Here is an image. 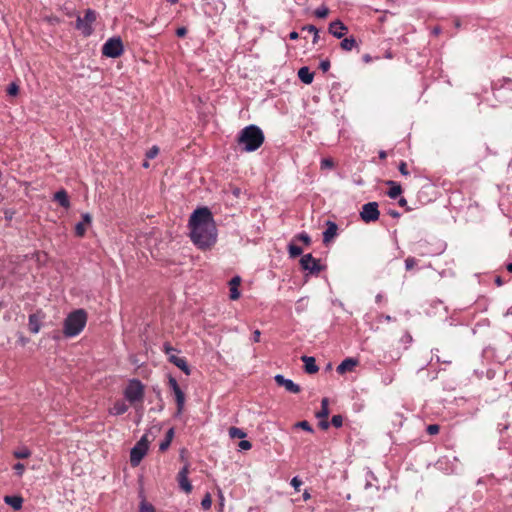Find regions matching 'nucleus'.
<instances>
[{
  "label": "nucleus",
  "mask_w": 512,
  "mask_h": 512,
  "mask_svg": "<svg viewBox=\"0 0 512 512\" xmlns=\"http://www.w3.org/2000/svg\"><path fill=\"white\" fill-rule=\"evenodd\" d=\"M340 47L345 51H351L357 47V41L354 37L345 38L341 41Z\"/></svg>",
  "instance_id": "obj_28"
},
{
  "label": "nucleus",
  "mask_w": 512,
  "mask_h": 512,
  "mask_svg": "<svg viewBox=\"0 0 512 512\" xmlns=\"http://www.w3.org/2000/svg\"><path fill=\"white\" fill-rule=\"evenodd\" d=\"M358 365V360L353 358H347L343 360L337 367V372L339 374H344L346 372L352 371Z\"/></svg>",
  "instance_id": "obj_16"
},
{
  "label": "nucleus",
  "mask_w": 512,
  "mask_h": 512,
  "mask_svg": "<svg viewBox=\"0 0 512 512\" xmlns=\"http://www.w3.org/2000/svg\"><path fill=\"white\" fill-rule=\"evenodd\" d=\"M334 165V161L331 158H324L321 161V169H331Z\"/></svg>",
  "instance_id": "obj_34"
},
{
  "label": "nucleus",
  "mask_w": 512,
  "mask_h": 512,
  "mask_svg": "<svg viewBox=\"0 0 512 512\" xmlns=\"http://www.w3.org/2000/svg\"><path fill=\"white\" fill-rule=\"evenodd\" d=\"M297 238H298L300 241H302L303 243H305L306 245H309V244H310L311 239H310L309 235H308V234H306V233H301V234H299V235L297 236Z\"/></svg>",
  "instance_id": "obj_44"
},
{
  "label": "nucleus",
  "mask_w": 512,
  "mask_h": 512,
  "mask_svg": "<svg viewBox=\"0 0 512 512\" xmlns=\"http://www.w3.org/2000/svg\"><path fill=\"white\" fill-rule=\"evenodd\" d=\"M363 59L365 62H369L371 60V57H370V55L367 54V55H364Z\"/></svg>",
  "instance_id": "obj_61"
},
{
  "label": "nucleus",
  "mask_w": 512,
  "mask_h": 512,
  "mask_svg": "<svg viewBox=\"0 0 512 512\" xmlns=\"http://www.w3.org/2000/svg\"><path fill=\"white\" fill-rule=\"evenodd\" d=\"M433 32H434V34H436V35H437V34H439V33H440V29L436 27V28H434Z\"/></svg>",
  "instance_id": "obj_63"
},
{
  "label": "nucleus",
  "mask_w": 512,
  "mask_h": 512,
  "mask_svg": "<svg viewBox=\"0 0 512 512\" xmlns=\"http://www.w3.org/2000/svg\"><path fill=\"white\" fill-rule=\"evenodd\" d=\"M229 436L232 439H234V438L243 439L246 437V433L242 429L233 426V427L229 428Z\"/></svg>",
  "instance_id": "obj_29"
},
{
  "label": "nucleus",
  "mask_w": 512,
  "mask_h": 512,
  "mask_svg": "<svg viewBox=\"0 0 512 512\" xmlns=\"http://www.w3.org/2000/svg\"><path fill=\"white\" fill-rule=\"evenodd\" d=\"M173 437H174V429L170 428L166 432L165 439L159 445V450L161 452H164V451H166L169 448V446H170V444H171V442L173 440Z\"/></svg>",
  "instance_id": "obj_24"
},
{
  "label": "nucleus",
  "mask_w": 512,
  "mask_h": 512,
  "mask_svg": "<svg viewBox=\"0 0 512 512\" xmlns=\"http://www.w3.org/2000/svg\"><path fill=\"white\" fill-rule=\"evenodd\" d=\"M398 204L402 207L406 206L407 205V200L405 198H401L399 201H398Z\"/></svg>",
  "instance_id": "obj_55"
},
{
  "label": "nucleus",
  "mask_w": 512,
  "mask_h": 512,
  "mask_svg": "<svg viewBox=\"0 0 512 512\" xmlns=\"http://www.w3.org/2000/svg\"><path fill=\"white\" fill-rule=\"evenodd\" d=\"M124 52L123 43L120 37H112L102 47V54L106 57L117 58Z\"/></svg>",
  "instance_id": "obj_6"
},
{
  "label": "nucleus",
  "mask_w": 512,
  "mask_h": 512,
  "mask_svg": "<svg viewBox=\"0 0 512 512\" xmlns=\"http://www.w3.org/2000/svg\"><path fill=\"white\" fill-rule=\"evenodd\" d=\"M275 382L279 386H283L288 392L293 394H298L301 391V388L298 384H295L292 380L286 379L283 375H276L274 377Z\"/></svg>",
  "instance_id": "obj_11"
},
{
  "label": "nucleus",
  "mask_w": 512,
  "mask_h": 512,
  "mask_svg": "<svg viewBox=\"0 0 512 512\" xmlns=\"http://www.w3.org/2000/svg\"><path fill=\"white\" fill-rule=\"evenodd\" d=\"M303 31H308L309 33H316L318 30L314 25H307L302 28Z\"/></svg>",
  "instance_id": "obj_51"
},
{
  "label": "nucleus",
  "mask_w": 512,
  "mask_h": 512,
  "mask_svg": "<svg viewBox=\"0 0 512 512\" xmlns=\"http://www.w3.org/2000/svg\"><path fill=\"white\" fill-rule=\"evenodd\" d=\"M314 14L318 18H325L329 14V9L326 6H321L315 10Z\"/></svg>",
  "instance_id": "obj_31"
},
{
  "label": "nucleus",
  "mask_w": 512,
  "mask_h": 512,
  "mask_svg": "<svg viewBox=\"0 0 512 512\" xmlns=\"http://www.w3.org/2000/svg\"><path fill=\"white\" fill-rule=\"evenodd\" d=\"M172 350H173L172 347H170L168 345L165 346V351H166L167 354H170V351H172Z\"/></svg>",
  "instance_id": "obj_60"
},
{
  "label": "nucleus",
  "mask_w": 512,
  "mask_h": 512,
  "mask_svg": "<svg viewBox=\"0 0 512 512\" xmlns=\"http://www.w3.org/2000/svg\"><path fill=\"white\" fill-rule=\"evenodd\" d=\"M14 470L19 476H21L25 470V466L24 464L18 462L14 465Z\"/></svg>",
  "instance_id": "obj_46"
},
{
  "label": "nucleus",
  "mask_w": 512,
  "mask_h": 512,
  "mask_svg": "<svg viewBox=\"0 0 512 512\" xmlns=\"http://www.w3.org/2000/svg\"><path fill=\"white\" fill-rule=\"evenodd\" d=\"M298 77L303 83L310 84L313 81L314 74L310 72L308 67H301L298 71Z\"/></svg>",
  "instance_id": "obj_22"
},
{
  "label": "nucleus",
  "mask_w": 512,
  "mask_h": 512,
  "mask_svg": "<svg viewBox=\"0 0 512 512\" xmlns=\"http://www.w3.org/2000/svg\"><path fill=\"white\" fill-rule=\"evenodd\" d=\"M296 427H299L307 432H313V428L307 421H300V422L296 423Z\"/></svg>",
  "instance_id": "obj_38"
},
{
  "label": "nucleus",
  "mask_w": 512,
  "mask_h": 512,
  "mask_svg": "<svg viewBox=\"0 0 512 512\" xmlns=\"http://www.w3.org/2000/svg\"><path fill=\"white\" fill-rule=\"evenodd\" d=\"M190 237L200 249L210 248L217 239V229L211 211L207 207L196 209L189 219Z\"/></svg>",
  "instance_id": "obj_1"
},
{
  "label": "nucleus",
  "mask_w": 512,
  "mask_h": 512,
  "mask_svg": "<svg viewBox=\"0 0 512 512\" xmlns=\"http://www.w3.org/2000/svg\"><path fill=\"white\" fill-rule=\"evenodd\" d=\"M124 395L130 403L142 401L144 398V385L141 381L132 379L129 381L124 391Z\"/></svg>",
  "instance_id": "obj_5"
},
{
  "label": "nucleus",
  "mask_w": 512,
  "mask_h": 512,
  "mask_svg": "<svg viewBox=\"0 0 512 512\" xmlns=\"http://www.w3.org/2000/svg\"><path fill=\"white\" fill-rule=\"evenodd\" d=\"M398 169L399 172L404 176H407L409 174L407 164L404 161L400 162Z\"/></svg>",
  "instance_id": "obj_45"
},
{
  "label": "nucleus",
  "mask_w": 512,
  "mask_h": 512,
  "mask_svg": "<svg viewBox=\"0 0 512 512\" xmlns=\"http://www.w3.org/2000/svg\"><path fill=\"white\" fill-rule=\"evenodd\" d=\"M347 30V26L340 20L331 22L328 28L329 33L338 39L342 38Z\"/></svg>",
  "instance_id": "obj_12"
},
{
  "label": "nucleus",
  "mask_w": 512,
  "mask_h": 512,
  "mask_svg": "<svg viewBox=\"0 0 512 512\" xmlns=\"http://www.w3.org/2000/svg\"><path fill=\"white\" fill-rule=\"evenodd\" d=\"M416 265V260L415 258L413 257H408L406 260H405V268L406 270H412Z\"/></svg>",
  "instance_id": "obj_40"
},
{
  "label": "nucleus",
  "mask_w": 512,
  "mask_h": 512,
  "mask_svg": "<svg viewBox=\"0 0 512 512\" xmlns=\"http://www.w3.org/2000/svg\"><path fill=\"white\" fill-rule=\"evenodd\" d=\"M301 360L304 362V369L306 373L314 374L318 372L319 367L316 365V360L314 357L302 356Z\"/></svg>",
  "instance_id": "obj_18"
},
{
  "label": "nucleus",
  "mask_w": 512,
  "mask_h": 512,
  "mask_svg": "<svg viewBox=\"0 0 512 512\" xmlns=\"http://www.w3.org/2000/svg\"><path fill=\"white\" fill-rule=\"evenodd\" d=\"M96 20V12L91 9H87L84 18L78 17L76 20V28L81 30L85 36H89L92 33L91 25Z\"/></svg>",
  "instance_id": "obj_7"
},
{
  "label": "nucleus",
  "mask_w": 512,
  "mask_h": 512,
  "mask_svg": "<svg viewBox=\"0 0 512 512\" xmlns=\"http://www.w3.org/2000/svg\"><path fill=\"white\" fill-rule=\"evenodd\" d=\"M298 37H299V35H298V33H297L296 31H292V32L289 34V38H290L291 40H296V39H298Z\"/></svg>",
  "instance_id": "obj_53"
},
{
  "label": "nucleus",
  "mask_w": 512,
  "mask_h": 512,
  "mask_svg": "<svg viewBox=\"0 0 512 512\" xmlns=\"http://www.w3.org/2000/svg\"><path fill=\"white\" fill-rule=\"evenodd\" d=\"M507 270L512 273V263L507 265Z\"/></svg>",
  "instance_id": "obj_62"
},
{
  "label": "nucleus",
  "mask_w": 512,
  "mask_h": 512,
  "mask_svg": "<svg viewBox=\"0 0 512 512\" xmlns=\"http://www.w3.org/2000/svg\"><path fill=\"white\" fill-rule=\"evenodd\" d=\"M314 34V38H313V43H316L318 41V30H316V33H313Z\"/></svg>",
  "instance_id": "obj_59"
},
{
  "label": "nucleus",
  "mask_w": 512,
  "mask_h": 512,
  "mask_svg": "<svg viewBox=\"0 0 512 512\" xmlns=\"http://www.w3.org/2000/svg\"><path fill=\"white\" fill-rule=\"evenodd\" d=\"M87 322V313L83 309L71 312L63 324V334L66 337H74L78 335L85 327Z\"/></svg>",
  "instance_id": "obj_3"
},
{
  "label": "nucleus",
  "mask_w": 512,
  "mask_h": 512,
  "mask_svg": "<svg viewBox=\"0 0 512 512\" xmlns=\"http://www.w3.org/2000/svg\"><path fill=\"white\" fill-rule=\"evenodd\" d=\"M169 361L173 363L175 366H177L179 369H181L186 375H190L191 370L184 358L170 355Z\"/></svg>",
  "instance_id": "obj_19"
},
{
  "label": "nucleus",
  "mask_w": 512,
  "mask_h": 512,
  "mask_svg": "<svg viewBox=\"0 0 512 512\" xmlns=\"http://www.w3.org/2000/svg\"><path fill=\"white\" fill-rule=\"evenodd\" d=\"M159 153V148L157 146H153L149 151L146 153V157L149 159L155 158Z\"/></svg>",
  "instance_id": "obj_41"
},
{
  "label": "nucleus",
  "mask_w": 512,
  "mask_h": 512,
  "mask_svg": "<svg viewBox=\"0 0 512 512\" xmlns=\"http://www.w3.org/2000/svg\"><path fill=\"white\" fill-rule=\"evenodd\" d=\"M289 254L292 258H296L302 254V248L297 245L290 244L289 245Z\"/></svg>",
  "instance_id": "obj_30"
},
{
  "label": "nucleus",
  "mask_w": 512,
  "mask_h": 512,
  "mask_svg": "<svg viewBox=\"0 0 512 512\" xmlns=\"http://www.w3.org/2000/svg\"><path fill=\"white\" fill-rule=\"evenodd\" d=\"M426 431L429 435H436L440 431V426L438 424L428 425Z\"/></svg>",
  "instance_id": "obj_36"
},
{
  "label": "nucleus",
  "mask_w": 512,
  "mask_h": 512,
  "mask_svg": "<svg viewBox=\"0 0 512 512\" xmlns=\"http://www.w3.org/2000/svg\"><path fill=\"white\" fill-rule=\"evenodd\" d=\"M168 383H169L170 388L173 390V392H175V391H177V390L181 389V388L179 387V385H178V383H177L176 379H175V378H173L172 376H170V377H169V381H168Z\"/></svg>",
  "instance_id": "obj_42"
},
{
  "label": "nucleus",
  "mask_w": 512,
  "mask_h": 512,
  "mask_svg": "<svg viewBox=\"0 0 512 512\" xmlns=\"http://www.w3.org/2000/svg\"><path fill=\"white\" fill-rule=\"evenodd\" d=\"M19 92V87L17 84L15 83H11L9 86H8V89H7V93L11 96H16Z\"/></svg>",
  "instance_id": "obj_39"
},
{
  "label": "nucleus",
  "mask_w": 512,
  "mask_h": 512,
  "mask_svg": "<svg viewBox=\"0 0 512 512\" xmlns=\"http://www.w3.org/2000/svg\"><path fill=\"white\" fill-rule=\"evenodd\" d=\"M201 505H202V508L205 509V510H208V509L211 508L212 498H211V495L209 493H207L204 496V498L202 499Z\"/></svg>",
  "instance_id": "obj_33"
},
{
  "label": "nucleus",
  "mask_w": 512,
  "mask_h": 512,
  "mask_svg": "<svg viewBox=\"0 0 512 512\" xmlns=\"http://www.w3.org/2000/svg\"><path fill=\"white\" fill-rule=\"evenodd\" d=\"M174 395H175V400L177 403V414H181L184 409L185 394L181 389H179L174 392Z\"/></svg>",
  "instance_id": "obj_26"
},
{
  "label": "nucleus",
  "mask_w": 512,
  "mask_h": 512,
  "mask_svg": "<svg viewBox=\"0 0 512 512\" xmlns=\"http://www.w3.org/2000/svg\"><path fill=\"white\" fill-rule=\"evenodd\" d=\"M331 424L336 427L340 428L343 424V418L341 415H334L331 419Z\"/></svg>",
  "instance_id": "obj_35"
},
{
  "label": "nucleus",
  "mask_w": 512,
  "mask_h": 512,
  "mask_svg": "<svg viewBox=\"0 0 512 512\" xmlns=\"http://www.w3.org/2000/svg\"><path fill=\"white\" fill-rule=\"evenodd\" d=\"M326 230L323 232V243L328 245L337 235L338 226L335 222L328 220Z\"/></svg>",
  "instance_id": "obj_13"
},
{
  "label": "nucleus",
  "mask_w": 512,
  "mask_h": 512,
  "mask_svg": "<svg viewBox=\"0 0 512 512\" xmlns=\"http://www.w3.org/2000/svg\"><path fill=\"white\" fill-rule=\"evenodd\" d=\"M300 265L304 270L309 271L311 274H319L324 267L320 264V261L312 256V254H306L300 259Z\"/></svg>",
  "instance_id": "obj_9"
},
{
  "label": "nucleus",
  "mask_w": 512,
  "mask_h": 512,
  "mask_svg": "<svg viewBox=\"0 0 512 512\" xmlns=\"http://www.w3.org/2000/svg\"><path fill=\"white\" fill-rule=\"evenodd\" d=\"M128 410V406L123 401H117L110 408V413L113 415H122Z\"/></svg>",
  "instance_id": "obj_27"
},
{
  "label": "nucleus",
  "mask_w": 512,
  "mask_h": 512,
  "mask_svg": "<svg viewBox=\"0 0 512 512\" xmlns=\"http://www.w3.org/2000/svg\"><path fill=\"white\" fill-rule=\"evenodd\" d=\"M4 501L14 510H20L22 508L23 498L21 496H5Z\"/></svg>",
  "instance_id": "obj_21"
},
{
  "label": "nucleus",
  "mask_w": 512,
  "mask_h": 512,
  "mask_svg": "<svg viewBox=\"0 0 512 512\" xmlns=\"http://www.w3.org/2000/svg\"><path fill=\"white\" fill-rule=\"evenodd\" d=\"M389 215L393 218H398L400 216V214L395 210H390Z\"/></svg>",
  "instance_id": "obj_54"
},
{
  "label": "nucleus",
  "mask_w": 512,
  "mask_h": 512,
  "mask_svg": "<svg viewBox=\"0 0 512 512\" xmlns=\"http://www.w3.org/2000/svg\"><path fill=\"white\" fill-rule=\"evenodd\" d=\"M310 497H311V496H310V493H309L308 491H305V492L303 493V498H304V500H305V501H306V500H308V499H310Z\"/></svg>",
  "instance_id": "obj_57"
},
{
  "label": "nucleus",
  "mask_w": 512,
  "mask_h": 512,
  "mask_svg": "<svg viewBox=\"0 0 512 512\" xmlns=\"http://www.w3.org/2000/svg\"><path fill=\"white\" fill-rule=\"evenodd\" d=\"M238 446H239V448H240V449H242V450H249V449H251L252 444H251V442H249L248 440H241V441L239 442V445H238Z\"/></svg>",
  "instance_id": "obj_43"
},
{
  "label": "nucleus",
  "mask_w": 512,
  "mask_h": 512,
  "mask_svg": "<svg viewBox=\"0 0 512 512\" xmlns=\"http://www.w3.org/2000/svg\"><path fill=\"white\" fill-rule=\"evenodd\" d=\"M189 474V464L186 463L184 467L179 471L177 475V481L179 484V487L187 494H189L192 491V484L190 483L188 479Z\"/></svg>",
  "instance_id": "obj_10"
},
{
  "label": "nucleus",
  "mask_w": 512,
  "mask_h": 512,
  "mask_svg": "<svg viewBox=\"0 0 512 512\" xmlns=\"http://www.w3.org/2000/svg\"><path fill=\"white\" fill-rule=\"evenodd\" d=\"M387 157V153L385 151H380L379 152V158L380 159H386Z\"/></svg>",
  "instance_id": "obj_56"
},
{
  "label": "nucleus",
  "mask_w": 512,
  "mask_h": 512,
  "mask_svg": "<svg viewBox=\"0 0 512 512\" xmlns=\"http://www.w3.org/2000/svg\"><path fill=\"white\" fill-rule=\"evenodd\" d=\"M30 455H31V452L27 448H24L21 451L14 452V457L17 459H25V458H28Z\"/></svg>",
  "instance_id": "obj_32"
},
{
  "label": "nucleus",
  "mask_w": 512,
  "mask_h": 512,
  "mask_svg": "<svg viewBox=\"0 0 512 512\" xmlns=\"http://www.w3.org/2000/svg\"><path fill=\"white\" fill-rule=\"evenodd\" d=\"M41 319H42V316L40 315V313H34L29 316L28 327H29V331L31 333L36 334L40 331Z\"/></svg>",
  "instance_id": "obj_17"
},
{
  "label": "nucleus",
  "mask_w": 512,
  "mask_h": 512,
  "mask_svg": "<svg viewBox=\"0 0 512 512\" xmlns=\"http://www.w3.org/2000/svg\"><path fill=\"white\" fill-rule=\"evenodd\" d=\"M150 440L148 439V435L145 434L141 437V439L135 444V446L130 451V464L132 467H137L142 459L147 454L149 449Z\"/></svg>",
  "instance_id": "obj_4"
},
{
  "label": "nucleus",
  "mask_w": 512,
  "mask_h": 512,
  "mask_svg": "<svg viewBox=\"0 0 512 512\" xmlns=\"http://www.w3.org/2000/svg\"><path fill=\"white\" fill-rule=\"evenodd\" d=\"M301 484H302V481L298 477L292 478L291 485L295 488V490L298 491Z\"/></svg>",
  "instance_id": "obj_47"
},
{
  "label": "nucleus",
  "mask_w": 512,
  "mask_h": 512,
  "mask_svg": "<svg viewBox=\"0 0 512 512\" xmlns=\"http://www.w3.org/2000/svg\"><path fill=\"white\" fill-rule=\"evenodd\" d=\"M54 199L64 208L70 207V202L68 199L67 192L65 190H60L54 194Z\"/></svg>",
  "instance_id": "obj_23"
},
{
  "label": "nucleus",
  "mask_w": 512,
  "mask_h": 512,
  "mask_svg": "<svg viewBox=\"0 0 512 512\" xmlns=\"http://www.w3.org/2000/svg\"><path fill=\"white\" fill-rule=\"evenodd\" d=\"M380 212L378 210L377 202H369L363 205L362 210L360 212L361 219L366 222H374L379 219Z\"/></svg>",
  "instance_id": "obj_8"
},
{
  "label": "nucleus",
  "mask_w": 512,
  "mask_h": 512,
  "mask_svg": "<svg viewBox=\"0 0 512 512\" xmlns=\"http://www.w3.org/2000/svg\"><path fill=\"white\" fill-rule=\"evenodd\" d=\"M260 336H261V332L259 330H255L253 332V340H254V342H259L260 341Z\"/></svg>",
  "instance_id": "obj_52"
},
{
  "label": "nucleus",
  "mask_w": 512,
  "mask_h": 512,
  "mask_svg": "<svg viewBox=\"0 0 512 512\" xmlns=\"http://www.w3.org/2000/svg\"><path fill=\"white\" fill-rule=\"evenodd\" d=\"M264 139V134L258 126L249 125L240 131L237 143L241 147V151L253 152L263 144Z\"/></svg>",
  "instance_id": "obj_2"
},
{
  "label": "nucleus",
  "mask_w": 512,
  "mask_h": 512,
  "mask_svg": "<svg viewBox=\"0 0 512 512\" xmlns=\"http://www.w3.org/2000/svg\"><path fill=\"white\" fill-rule=\"evenodd\" d=\"M187 34V29L185 27H179L177 30H176V35L178 37H184L185 35Z\"/></svg>",
  "instance_id": "obj_49"
},
{
  "label": "nucleus",
  "mask_w": 512,
  "mask_h": 512,
  "mask_svg": "<svg viewBox=\"0 0 512 512\" xmlns=\"http://www.w3.org/2000/svg\"><path fill=\"white\" fill-rule=\"evenodd\" d=\"M140 512H155L154 507L145 501L141 502Z\"/></svg>",
  "instance_id": "obj_37"
},
{
  "label": "nucleus",
  "mask_w": 512,
  "mask_h": 512,
  "mask_svg": "<svg viewBox=\"0 0 512 512\" xmlns=\"http://www.w3.org/2000/svg\"><path fill=\"white\" fill-rule=\"evenodd\" d=\"M329 422L327 421V419H321V421L319 422V427L322 429V430H327L329 428Z\"/></svg>",
  "instance_id": "obj_50"
},
{
  "label": "nucleus",
  "mask_w": 512,
  "mask_h": 512,
  "mask_svg": "<svg viewBox=\"0 0 512 512\" xmlns=\"http://www.w3.org/2000/svg\"><path fill=\"white\" fill-rule=\"evenodd\" d=\"M92 217L89 213L82 214V221L77 223L75 226V234L77 237H83L86 233V229L90 226Z\"/></svg>",
  "instance_id": "obj_14"
},
{
  "label": "nucleus",
  "mask_w": 512,
  "mask_h": 512,
  "mask_svg": "<svg viewBox=\"0 0 512 512\" xmlns=\"http://www.w3.org/2000/svg\"><path fill=\"white\" fill-rule=\"evenodd\" d=\"M386 185L390 187L387 193L390 198L396 199L402 193L400 184L396 183L395 181L388 180L386 181Z\"/></svg>",
  "instance_id": "obj_20"
},
{
  "label": "nucleus",
  "mask_w": 512,
  "mask_h": 512,
  "mask_svg": "<svg viewBox=\"0 0 512 512\" xmlns=\"http://www.w3.org/2000/svg\"><path fill=\"white\" fill-rule=\"evenodd\" d=\"M495 283H496L498 286L502 285V279H501V277H499V276H498V277H496V279H495Z\"/></svg>",
  "instance_id": "obj_58"
},
{
  "label": "nucleus",
  "mask_w": 512,
  "mask_h": 512,
  "mask_svg": "<svg viewBox=\"0 0 512 512\" xmlns=\"http://www.w3.org/2000/svg\"><path fill=\"white\" fill-rule=\"evenodd\" d=\"M329 414V400L328 398H323L321 401V409L316 413V417L319 419H327Z\"/></svg>",
  "instance_id": "obj_25"
},
{
  "label": "nucleus",
  "mask_w": 512,
  "mask_h": 512,
  "mask_svg": "<svg viewBox=\"0 0 512 512\" xmlns=\"http://www.w3.org/2000/svg\"><path fill=\"white\" fill-rule=\"evenodd\" d=\"M320 69L323 71V72H327L330 68V61L329 60H323L321 63H320Z\"/></svg>",
  "instance_id": "obj_48"
},
{
  "label": "nucleus",
  "mask_w": 512,
  "mask_h": 512,
  "mask_svg": "<svg viewBox=\"0 0 512 512\" xmlns=\"http://www.w3.org/2000/svg\"><path fill=\"white\" fill-rule=\"evenodd\" d=\"M168 2H170L171 4H175L177 3L179 0H167Z\"/></svg>",
  "instance_id": "obj_64"
},
{
  "label": "nucleus",
  "mask_w": 512,
  "mask_h": 512,
  "mask_svg": "<svg viewBox=\"0 0 512 512\" xmlns=\"http://www.w3.org/2000/svg\"><path fill=\"white\" fill-rule=\"evenodd\" d=\"M240 283H241V278L239 276H235V277H233L229 281V288H230V295H229V297H230L231 300L239 299V297H240V291H239Z\"/></svg>",
  "instance_id": "obj_15"
}]
</instances>
